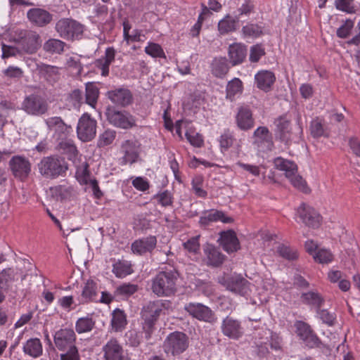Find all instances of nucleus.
I'll list each match as a JSON object with an SVG mask.
<instances>
[{"label": "nucleus", "mask_w": 360, "mask_h": 360, "mask_svg": "<svg viewBox=\"0 0 360 360\" xmlns=\"http://www.w3.org/2000/svg\"><path fill=\"white\" fill-rule=\"evenodd\" d=\"M311 134L314 138L321 137L324 134V129L322 124L318 120H314L310 125Z\"/></svg>", "instance_id": "680f3d73"}, {"label": "nucleus", "mask_w": 360, "mask_h": 360, "mask_svg": "<svg viewBox=\"0 0 360 360\" xmlns=\"http://www.w3.org/2000/svg\"><path fill=\"white\" fill-rule=\"evenodd\" d=\"M53 193L60 198L61 201L70 199L75 195V191L72 186H59L54 189H51Z\"/></svg>", "instance_id": "a18cd8bd"}, {"label": "nucleus", "mask_w": 360, "mask_h": 360, "mask_svg": "<svg viewBox=\"0 0 360 360\" xmlns=\"http://www.w3.org/2000/svg\"><path fill=\"white\" fill-rule=\"evenodd\" d=\"M316 313L323 323L329 326L334 325L335 321L334 314L330 313L327 309H321L320 308L316 309Z\"/></svg>", "instance_id": "603ef678"}, {"label": "nucleus", "mask_w": 360, "mask_h": 360, "mask_svg": "<svg viewBox=\"0 0 360 360\" xmlns=\"http://www.w3.org/2000/svg\"><path fill=\"white\" fill-rule=\"evenodd\" d=\"M235 141L233 132L229 129L225 130L224 132L219 137V144L221 151H226L230 148Z\"/></svg>", "instance_id": "49530a36"}, {"label": "nucleus", "mask_w": 360, "mask_h": 360, "mask_svg": "<svg viewBox=\"0 0 360 360\" xmlns=\"http://www.w3.org/2000/svg\"><path fill=\"white\" fill-rule=\"evenodd\" d=\"M127 321L124 311L116 309L113 311L111 324L115 331L122 330L127 325Z\"/></svg>", "instance_id": "4c0bfd02"}, {"label": "nucleus", "mask_w": 360, "mask_h": 360, "mask_svg": "<svg viewBox=\"0 0 360 360\" xmlns=\"http://www.w3.org/2000/svg\"><path fill=\"white\" fill-rule=\"evenodd\" d=\"M184 309L193 318L209 323H214L217 316L213 311L208 307L201 304L190 302L186 304Z\"/></svg>", "instance_id": "9b49d317"}, {"label": "nucleus", "mask_w": 360, "mask_h": 360, "mask_svg": "<svg viewBox=\"0 0 360 360\" xmlns=\"http://www.w3.org/2000/svg\"><path fill=\"white\" fill-rule=\"evenodd\" d=\"M335 4L337 9L349 13L354 11L353 0H335Z\"/></svg>", "instance_id": "bf43d9fd"}, {"label": "nucleus", "mask_w": 360, "mask_h": 360, "mask_svg": "<svg viewBox=\"0 0 360 360\" xmlns=\"http://www.w3.org/2000/svg\"><path fill=\"white\" fill-rule=\"evenodd\" d=\"M297 213L306 226L316 229L321 225V216L313 207L302 204L299 207Z\"/></svg>", "instance_id": "dca6fc26"}, {"label": "nucleus", "mask_w": 360, "mask_h": 360, "mask_svg": "<svg viewBox=\"0 0 360 360\" xmlns=\"http://www.w3.org/2000/svg\"><path fill=\"white\" fill-rule=\"evenodd\" d=\"M226 289L241 296H245L250 290V283L240 276H233L228 278L224 283Z\"/></svg>", "instance_id": "a211bd4d"}, {"label": "nucleus", "mask_w": 360, "mask_h": 360, "mask_svg": "<svg viewBox=\"0 0 360 360\" xmlns=\"http://www.w3.org/2000/svg\"><path fill=\"white\" fill-rule=\"evenodd\" d=\"M58 150L63 154L66 155L70 160H74L77 155L78 150L73 141L71 140L62 141L58 144Z\"/></svg>", "instance_id": "e433bc0d"}, {"label": "nucleus", "mask_w": 360, "mask_h": 360, "mask_svg": "<svg viewBox=\"0 0 360 360\" xmlns=\"http://www.w3.org/2000/svg\"><path fill=\"white\" fill-rule=\"evenodd\" d=\"M97 285L94 281L88 280L83 288L79 303L84 304L89 302H97Z\"/></svg>", "instance_id": "c85d7f7f"}, {"label": "nucleus", "mask_w": 360, "mask_h": 360, "mask_svg": "<svg viewBox=\"0 0 360 360\" xmlns=\"http://www.w3.org/2000/svg\"><path fill=\"white\" fill-rule=\"evenodd\" d=\"M66 44L58 39H49L44 42L43 49L51 54H61L64 51Z\"/></svg>", "instance_id": "473e14b6"}, {"label": "nucleus", "mask_w": 360, "mask_h": 360, "mask_svg": "<svg viewBox=\"0 0 360 360\" xmlns=\"http://www.w3.org/2000/svg\"><path fill=\"white\" fill-rule=\"evenodd\" d=\"M202 181V180L200 176H197L193 179L192 181L193 188L195 195L201 198H205L207 195V192L201 188Z\"/></svg>", "instance_id": "774afa93"}, {"label": "nucleus", "mask_w": 360, "mask_h": 360, "mask_svg": "<svg viewBox=\"0 0 360 360\" xmlns=\"http://www.w3.org/2000/svg\"><path fill=\"white\" fill-rule=\"evenodd\" d=\"M177 273L160 271L153 279L152 290L158 296H170L176 291Z\"/></svg>", "instance_id": "20e7f679"}, {"label": "nucleus", "mask_w": 360, "mask_h": 360, "mask_svg": "<svg viewBox=\"0 0 360 360\" xmlns=\"http://www.w3.org/2000/svg\"><path fill=\"white\" fill-rule=\"evenodd\" d=\"M13 175L22 181L26 179L31 172V163L24 156L15 155L9 161Z\"/></svg>", "instance_id": "4468645a"}, {"label": "nucleus", "mask_w": 360, "mask_h": 360, "mask_svg": "<svg viewBox=\"0 0 360 360\" xmlns=\"http://www.w3.org/2000/svg\"><path fill=\"white\" fill-rule=\"evenodd\" d=\"M105 115L108 122L115 127L127 129L135 125L134 118L126 111H119L113 108H108Z\"/></svg>", "instance_id": "f8f14e48"}, {"label": "nucleus", "mask_w": 360, "mask_h": 360, "mask_svg": "<svg viewBox=\"0 0 360 360\" xmlns=\"http://www.w3.org/2000/svg\"><path fill=\"white\" fill-rule=\"evenodd\" d=\"M221 330L224 336L234 340H239L244 334L241 322L231 316H227L223 319Z\"/></svg>", "instance_id": "ddd939ff"}, {"label": "nucleus", "mask_w": 360, "mask_h": 360, "mask_svg": "<svg viewBox=\"0 0 360 360\" xmlns=\"http://www.w3.org/2000/svg\"><path fill=\"white\" fill-rule=\"evenodd\" d=\"M84 26L72 18H61L56 24L55 30L59 36L66 40L80 39Z\"/></svg>", "instance_id": "6e6552de"}, {"label": "nucleus", "mask_w": 360, "mask_h": 360, "mask_svg": "<svg viewBox=\"0 0 360 360\" xmlns=\"http://www.w3.org/2000/svg\"><path fill=\"white\" fill-rule=\"evenodd\" d=\"M295 327H296V333H297V335L302 340H304V338H306V337L310 333L312 332L310 326L307 323H306L303 321H297L295 323Z\"/></svg>", "instance_id": "13d9d810"}, {"label": "nucleus", "mask_w": 360, "mask_h": 360, "mask_svg": "<svg viewBox=\"0 0 360 360\" xmlns=\"http://www.w3.org/2000/svg\"><path fill=\"white\" fill-rule=\"evenodd\" d=\"M301 300L304 304L314 306L316 309L320 308L324 302L321 295L314 291L302 293Z\"/></svg>", "instance_id": "c9c22d12"}, {"label": "nucleus", "mask_w": 360, "mask_h": 360, "mask_svg": "<svg viewBox=\"0 0 360 360\" xmlns=\"http://www.w3.org/2000/svg\"><path fill=\"white\" fill-rule=\"evenodd\" d=\"M145 52L153 58L165 57L162 47L155 43H150L145 48Z\"/></svg>", "instance_id": "864d4df0"}, {"label": "nucleus", "mask_w": 360, "mask_h": 360, "mask_svg": "<svg viewBox=\"0 0 360 360\" xmlns=\"http://www.w3.org/2000/svg\"><path fill=\"white\" fill-rule=\"evenodd\" d=\"M45 123L50 131H54L60 137L66 136L72 129L60 117H49L45 120Z\"/></svg>", "instance_id": "393cba45"}, {"label": "nucleus", "mask_w": 360, "mask_h": 360, "mask_svg": "<svg viewBox=\"0 0 360 360\" xmlns=\"http://www.w3.org/2000/svg\"><path fill=\"white\" fill-rule=\"evenodd\" d=\"M205 260L207 266L218 267L224 261V255L214 245L207 243L203 246Z\"/></svg>", "instance_id": "aec40b11"}, {"label": "nucleus", "mask_w": 360, "mask_h": 360, "mask_svg": "<svg viewBox=\"0 0 360 360\" xmlns=\"http://www.w3.org/2000/svg\"><path fill=\"white\" fill-rule=\"evenodd\" d=\"M169 302L156 300L149 302L143 307L141 311L142 331L129 330L125 333L127 344L131 347H138L142 341L143 333L146 340H149L155 330V325L164 309H168Z\"/></svg>", "instance_id": "f257e3e1"}, {"label": "nucleus", "mask_w": 360, "mask_h": 360, "mask_svg": "<svg viewBox=\"0 0 360 360\" xmlns=\"http://www.w3.org/2000/svg\"><path fill=\"white\" fill-rule=\"evenodd\" d=\"M247 56L246 46L240 43H234L229 47L230 63L235 66L242 63Z\"/></svg>", "instance_id": "bb28decb"}, {"label": "nucleus", "mask_w": 360, "mask_h": 360, "mask_svg": "<svg viewBox=\"0 0 360 360\" xmlns=\"http://www.w3.org/2000/svg\"><path fill=\"white\" fill-rule=\"evenodd\" d=\"M254 8V4L250 0H246L245 2L238 8V13L235 16H239L240 20V17L243 15H249L252 12H253Z\"/></svg>", "instance_id": "052dcab7"}, {"label": "nucleus", "mask_w": 360, "mask_h": 360, "mask_svg": "<svg viewBox=\"0 0 360 360\" xmlns=\"http://www.w3.org/2000/svg\"><path fill=\"white\" fill-rule=\"evenodd\" d=\"M15 271L11 268L4 269L0 273V284H8L9 282L14 281L15 279Z\"/></svg>", "instance_id": "e2e57ef3"}, {"label": "nucleus", "mask_w": 360, "mask_h": 360, "mask_svg": "<svg viewBox=\"0 0 360 360\" xmlns=\"http://www.w3.org/2000/svg\"><path fill=\"white\" fill-rule=\"evenodd\" d=\"M156 237L150 236L135 240L131 244V250L134 253L141 255L146 252H151L156 247Z\"/></svg>", "instance_id": "5701e85b"}, {"label": "nucleus", "mask_w": 360, "mask_h": 360, "mask_svg": "<svg viewBox=\"0 0 360 360\" xmlns=\"http://www.w3.org/2000/svg\"><path fill=\"white\" fill-rule=\"evenodd\" d=\"M229 71V65L225 58H215L212 64V72L217 77H222Z\"/></svg>", "instance_id": "58836bf2"}, {"label": "nucleus", "mask_w": 360, "mask_h": 360, "mask_svg": "<svg viewBox=\"0 0 360 360\" xmlns=\"http://www.w3.org/2000/svg\"><path fill=\"white\" fill-rule=\"evenodd\" d=\"M276 251L280 256L286 259L294 260L297 258V252L283 244H279L276 248Z\"/></svg>", "instance_id": "8fccbe9b"}, {"label": "nucleus", "mask_w": 360, "mask_h": 360, "mask_svg": "<svg viewBox=\"0 0 360 360\" xmlns=\"http://www.w3.org/2000/svg\"><path fill=\"white\" fill-rule=\"evenodd\" d=\"M242 32L246 37L257 38L263 34V28L257 24L248 23L242 27Z\"/></svg>", "instance_id": "37998d69"}, {"label": "nucleus", "mask_w": 360, "mask_h": 360, "mask_svg": "<svg viewBox=\"0 0 360 360\" xmlns=\"http://www.w3.org/2000/svg\"><path fill=\"white\" fill-rule=\"evenodd\" d=\"M264 54L265 51L262 46L261 44H256L250 49V60L252 63H257Z\"/></svg>", "instance_id": "6e6d98bb"}, {"label": "nucleus", "mask_w": 360, "mask_h": 360, "mask_svg": "<svg viewBox=\"0 0 360 360\" xmlns=\"http://www.w3.org/2000/svg\"><path fill=\"white\" fill-rule=\"evenodd\" d=\"M302 340L304 342L305 345L310 348L319 347L321 344L319 338L313 332L310 333L306 338Z\"/></svg>", "instance_id": "338daca9"}, {"label": "nucleus", "mask_w": 360, "mask_h": 360, "mask_svg": "<svg viewBox=\"0 0 360 360\" xmlns=\"http://www.w3.org/2000/svg\"><path fill=\"white\" fill-rule=\"evenodd\" d=\"M103 357L105 360H123L124 350L118 341L110 339L103 347Z\"/></svg>", "instance_id": "4be33fe9"}, {"label": "nucleus", "mask_w": 360, "mask_h": 360, "mask_svg": "<svg viewBox=\"0 0 360 360\" xmlns=\"http://www.w3.org/2000/svg\"><path fill=\"white\" fill-rule=\"evenodd\" d=\"M27 18L32 25L39 27H46L53 20V15L48 11L40 8L28 10Z\"/></svg>", "instance_id": "f3484780"}, {"label": "nucleus", "mask_w": 360, "mask_h": 360, "mask_svg": "<svg viewBox=\"0 0 360 360\" xmlns=\"http://www.w3.org/2000/svg\"><path fill=\"white\" fill-rule=\"evenodd\" d=\"M238 22L239 16L232 18L230 14H227L218 22V31L220 34H226L234 32L237 29V23Z\"/></svg>", "instance_id": "c756f323"}, {"label": "nucleus", "mask_w": 360, "mask_h": 360, "mask_svg": "<svg viewBox=\"0 0 360 360\" xmlns=\"http://www.w3.org/2000/svg\"><path fill=\"white\" fill-rule=\"evenodd\" d=\"M99 91L96 85L93 82H89L86 84V103L89 105L94 107L97 103Z\"/></svg>", "instance_id": "a19ab883"}, {"label": "nucleus", "mask_w": 360, "mask_h": 360, "mask_svg": "<svg viewBox=\"0 0 360 360\" xmlns=\"http://www.w3.org/2000/svg\"><path fill=\"white\" fill-rule=\"evenodd\" d=\"M54 343L60 351L68 349L65 354H60V360H79L77 347L74 343L76 335L72 328H61L54 335Z\"/></svg>", "instance_id": "f03ea898"}, {"label": "nucleus", "mask_w": 360, "mask_h": 360, "mask_svg": "<svg viewBox=\"0 0 360 360\" xmlns=\"http://www.w3.org/2000/svg\"><path fill=\"white\" fill-rule=\"evenodd\" d=\"M13 41L18 46L21 52L33 54L41 46L40 35L35 31L27 30H16L13 37Z\"/></svg>", "instance_id": "39448f33"}, {"label": "nucleus", "mask_w": 360, "mask_h": 360, "mask_svg": "<svg viewBox=\"0 0 360 360\" xmlns=\"http://www.w3.org/2000/svg\"><path fill=\"white\" fill-rule=\"evenodd\" d=\"M221 245L228 253L234 252L240 249V243L236 233L229 230L221 234Z\"/></svg>", "instance_id": "a878e982"}, {"label": "nucleus", "mask_w": 360, "mask_h": 360, "mask_svg": "<svg viewBox=\"0 0 360 360\" xmlns=\"http://www.w3.org/2000/svg\"><path fill=\"white\" fill-rule=\"evenodd\" d=\"M255 143L266 142L268 144V148L272 150L274 148V142L272 140L271 133L266 127H259L253 133Z\"/></svg>", "instance_id": "7c9ffc66"}, {"label": "nucleus", "mask_w": 360, "mask_h": 360, "mask_svg": "<svg viewBox=\"0 0 360 360\" xmlns=\"http://www.w3.org/2000/svg\"><path fill=\"white\" fill-rule=\"evenodd\" d=\"M190 341L188 336L181 331L170 333L162 343V349L167 356H176L187 350Z\"/></svg>", "instance_id": "423d86ee"}, {"label": "nucleus", "mask_w": 360, "mask_h": 360, "mask_svg": "<svg viewBox=\"0 0 360 360\" xmlns=\"http://www.w3.org/2000/svg\"><path fill=\"white\" fill-rule=\"evenodd\" d=\"M132 146L133 142L129 140L125 141L122 145V148L124 153V159L126 162L131 164L134 162L138 158V154L134 150Z\"/></svg>", "instance_id": "c03bdc74"}, {"label": "nucleus", "mask_w": 360, "mask_h": 360, "mask_svg": "<svg viewBox=\"0 0 360 360\" xmlns=\"http://www.w3.org/2000/svg\"><path fill=\"white\" fill-rule=\"evenodd\" d=\"M112 272L118 278H124L133 272L131 264L127 260H118L112 266Z\"/></svg>", "instance_id": "f704fd0d"}, {"label": "nucleus", "mask_w": 360, "mask_h": 360, "mask_svg": "<svg viewBox=\"0 0 360 360\" xmlns=\"http://www.w3.org/2000/svg\"><path fill=\"white\" fill-rule=\"evenodd\" d=\"M138 290V286L134 284L125 283L120 285L116 289V294L124 297H129L135 293Z\"/></svg>", "instance_id": "3c124183"}, {"label": "nucleus", "mask_w": 360, "mask_h": 360, "mask_svg": "<svg viewBox=\"0 0 360 360\" xmlns=\"http://www.w3.org/2000/svg\"><path fill=\"white\" fill-rule=\"evenodd\" d=\"M290 121L287 115H281L274 121L276 139L285 144H289L291 141Z\"/></svg>", "instance_id": "2eb2a0df"}, {"label": "nucleus", "mask_w": 360, "mask_h": 360, "mask_svg": "<svg viewBox=\"0 0 360 360\" xmlns=\"http://www.w3.org/2000/svg\"><path fill=\"white\" fill-rule=\"evenodd\" d=\"M77 133L81 141L84 142L91 141L96 134V121L89 114H83L79 120Z\"/></svg>", "instance_id": "9d476101"}, {"label": "nucleus", "mask_w": 360, "mask_h": 360, "mask_svg": "<svg viewBox=\"0 0 360 360\" xmlns=\"http://www.w3.org/2000/svg\"><path fill=\"white\" fill-rule=\"evenodd\" d=\"M353 26H354L353 21L351 20H347L345 22V23L338 29V30H337L338 37H339L340 38H346L349 35Z\"/></svg>", "instance_id": "0e129e2a"}, {"label": "nucleus", "mask_w": 360, "mask_h": 360, "mask_svg": "<svg viewBox=\"0 0 360 360\" xmlns=\"http://www.w3.org/2000/svg\"><path fill=\"white\" fill-rule=\"evenodd\" d=\"M314 259L321 264H327L333 260V255L327 250H319L314 256Z\"/></svg>", "instance_id": "4d7b16f0"}, {"label": "nucleus", "mask_w": 360, "mask_h": 360, "mask_svg": "<svg viewBox=\"0 0 360 360\" xmlns=\"http://www.w3.org/2000/svg\"><path fill=\"white\" fill-rule=\"evenodd\" d=\"M237 127L243 131H248L255 126V120L252 112L248 106H241L238 108L236 115Z\"/></svg>", "instance_id": "6ab92c4d"}, {"label": "nucleus", "mask_w": 360, "mask_h": 360, "mask_svg": "<svg viewBox=\"0 0 360 360\" xmlns=\"http://www.w3.org/2000/svg\"><path fill=\"white\" fill-rule=\"evenodd\" d=\"M200 236L192 237L184 243V248L189 252L197 254L200 250L199 238Z\"/></svg>", "instance_id": "5fc2aeb1"}, {"label": "nucleus", "mask_w": 360, "mask_h": 360, "mask_svg": "<svg viewBox=\"0 0 360 360\" xmlns=\"http://www.w3.org/2000/svg\"><path fill=\"white\" fill-rule=\"evenodd\" d=\"M160 204L163 207L172 205V196L168 191H165L155 195Z\"/></svg>", "instance_id": "69168bd1"}, {"label": "nucleus", "mask_w": 360, "mask_h": 360, "mask_svg": "<svg viewBox=\"0 0 360 360\" xmlns=\"http://www.w3.org/2000/svg\"><path fill=\"white\" fill-rule=\"evenodd\" d=\"M274 163L276 169L285 172V176L290 179L294 187L304 193L309 191L306 181L301 176L297 174V167L295 163L281 157L275 158Z\"/></svg>", "instance_id": "0eeeda50"}, {"label": "nucleus", "mask_w": 360, "mask_h": 360, "mask_svg": "<svg viewBox=\"0 0 360 360\" xmlns=\"http://www.w3.org/2000/svg\"><path fill=\"white\" fill-rule=\"evenodd\" d=\"M94 324V321H93L92 319L91 318H80L76 323V331L78 333L89 332L93 329Z\"/></svg>", "instance_id": "de8ad7c7"}, {"label": "nucleus", "mask_w": 360, "mask_h": 360, "mask_svg": "<svg viewBox=\"0 0 360 360\" xmlns=\"http://www.w3.org/2000/svg\"><path fill=\"white\" fill-rule=\"evenodd\" d=\"M242 82L238 78H234L227 84L226 97L233 101L236 95L240 94L242 93Z\"/></svg>", "instance_id": "79ce46f5"}, {"label": "nucleus", "mask_w": 360, "mask_h": 360, "mask_svg": "<svg viewBox=\"0 0 360 360\" xmlns=\"http://www.w3.org/2000/svg\"><path fill=\"white\" fill-rule=\"evenodd\" d=\"M116 132L112 129H107L99 136L98 147H105L111 144L115 139Z\"/></svg>", "instance_id": "09e8293b"}, {"label": "nucleus", "mask_w": 360, "mask_h": 360, "mask_svg": "<svg viewBox=\"0 0 360 360\" xmlns=\"http://www.w3.org/2000/svg\"><path fill=\"white\" fill-rule=\"evenodd\" d=\"M221 221L223 223H231L233 221L232 218L226 217L222 211L217 210H210L205 211L200 217L199 224L200 226L206 227L212 222Z\"/></svg>", "instance_id": "412c9836"}, {"label": "nucleus", "mask_w": 360, "mask_h": 360, "mask_svg": "<svg viewBox=\"0 0 360 360\" xmlns=\"http://www.w3.org/2000/svg\"><path fill=\"white\" fill-rule=\"evenodd\" d=\"M83 176L79 180L81 184H86L89 188L91 189L94 195L96 198H100L103 195V193L100 190L98 181L95 179H91L86 167L82 171Z\"/></svg>", "instance_id": "72a5a7b5"}, {"label": "nucleus", "mask_w": 360, "mask_h": 360, "mask_svg": "<svg viewBox=\"0 0 360 360\" xmlns=\"http://www.w3.org/2000/svg\"><path fill=\"white\" fill-rule=\"evenodd\" d=\"M108 97L110 101L122 107L129 105L132 102V94L127 89H117L108 92Z\"/></svg>", "instance_id": "b1692460"}, {"label": "nucleus", "mask_w": 360, "mask_h": 360, "mask_svg": "<svg viewBox=\"0 0 360 360\" xmlns=\"http://www.w3.org/2000/svg\"><path fill=\"white\" fill-rule=\"evenodd\" d=\"M257 86L264 91L271 89V86L276 80L274 74L269 70H262L258 72L255 77Z\"/></svg>", "instance_id": "cd10ccee"}, {"label": "nucleus", "mask_w": 360, "mask_h": 360, "mask_svg": "<svg viewBox=\"0 0 360 360\" xmlns=\"http://www.w3.org/2000/svg\"><path fill=\"white\" fill-rule=\"evenodd\" d=\"M21 109L27 115L41 116L49 110L46 99L38 94H32L25 97L21 104Z\"/></svg>", "instance_id": "1a4fd4ad"}, {"label": "nucleus", "mask_w": 360, "mask_h": 360, "mask_svg": "<svg viewBox=\"0 0 360 360\" xmlns=\"http://www.w3.org/2000/svg\"><path fill=\"white\" fill-rule=\"evenodd\" d=\"M264 333L266 336L265 342H267V345H269L271 349L275 351H281L282 349V338L278 334L270 330L264 331Z\"/></svg>", "instance_id": "ea45409f"}, {"label": "nucleus", "mask_w": 360, "mask_h": 360, "mask_svg": "<svg viewBox=\"0 0 360 360\" xmlns=\"http://www.w3.org/2000/svg\"><path fill=\"white\" fill-rule=\"evenodd\" d=\"M39 173L47 179H56L65 176L68 169V163L64 158L51 155L43 158L38 164Z\"/></svg>", "instance_id": "7ed1b4c3"}, {"label": "nucleus", "mask_w": 360, "mask_h": 360, "mask_svg": "<svg viewBox=\"0 0 360 360\" xmlns=\"http://www.w3.org/2000/svg\"><path fill=\"white\" fill-rule=\"evenodd\" d=\"M23 352L32 357H38L42 354V345L38 338L28 340L23 346Z\"/></svg>", "instance_id": "2f4dec72"}]
</instances>
